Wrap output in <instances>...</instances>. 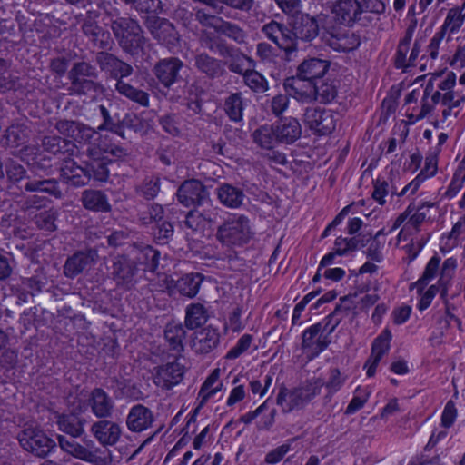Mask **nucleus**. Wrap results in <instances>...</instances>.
<instances>
[{
	"label": "nucleus",
	"instance_id": "1",
	"mask_svg": "<svg viewBox=\"0 0 465 465\" xmlns=\"http://www.w3.org/2000/svg\"><path fill=\"white\" fill-rule=\"evenodd\" d=\"M464 104L465 94L462 90L449 93L435 91L431 96H428L427 90L422 96L420 107L414 108L412 116L415 119L434 116V127L443 129L452 124Z\"/></svg>",
	"mask_w": 465,
	"mask_h": 465
},
{
	"label": "nucleus",
	"instance_id": "2",
	"mask_svg": "<svg viewBox=\"0 0 465 465\" xmlns=\"http://www.w3.org/2000/svg\"><path fill=\"white\" fill-rule=\"evenodd\" d=\"M322 386V380L314 379L298 388H282L277 394L276 403L284 413L302 410L321 393Z\"/></svg>",
	"mask_w": 465,
	"mask_h": 465
},
{
	"label": "nucleus",
	"instance_id": "3",
	"mask_svg": "<svg viewBox=\"0 0 465 465\" xmlns=\"http://www.w3.org/2000/svg\"><path fill=\"white\" fill-rule=\"evenodd\" d=\"M57 440L64 451L76 459L94 465H109L112 462L111 451L97 447L94 440L90 439H83L82 442H77L58 435Z\"/></svg>",
	"mask_w": 465,
	"mask_h": 465
},
{
	"label": "nucleus",
	"instance_id": "4",
	"mask_svg": "<svg viewBox=\"0 0 465 465\" xmlns=\"http://www.w3.org/2000/svg\"><path fill=\"white\" fill-rule=\"evenodd\" d=\"M339 323L335 314H331L319 323L313 324L303 331L302 349L312 359L322 352L330 343L329 335Z\"/></svg>",
	"mask_w": 465,
	"mask_h": 465
},
{
	"label": "nucleus",
	"instance_id": "5",
	"mask_svg": "<svg viewBox=\"0 0 465 465\" xmlns=\"http://www.w3.org/2000/svg\"><path fill=\"white\" fill-rule=\"evenodd\" d=\"M87 154L90 158V162L87 163L86 167L91 173V178L104 182L109 175V171L106 167L109 160L105 154H111L120 158L124 155V152L119 146L108 143L106 141H100L97 146L92 144L88 147Z\"/></svg>",
	"mask_w": 465,
	"mask_h": 465
},
{
	"label": "nucleus",
	"instance_id": "6",
	"mask_svg": "<svg viewBox=\"0 0 465 465\" xmlns=\"http://www.w3.org/2000/svg\"><path fill=\"white\" fill-rule=\"evenodd\" d=\"M252 234L249 219L234 215L219 226L217 239L228 247L242 246L250 241Z\"/></svg>",
	"mask_w": 465,
	"mask_h": 465
},
{
	"label": "nucleus",
	"instance_id": "7",
	"mask_svg": "<svg viewBox=\"0 0 465 465\" xmlns=\"http://www.w3.org/2000/svg\"><path fill=\"white\" fill-rule=\"evenodd\" d=\"M457 260L453 257L446 259L440 264V258L437 255L432 256L425 266L421 277L414 283L419 292L437 276L439 280L436 285L446 286L453 277L457 269Z\"/></svg>",
	"mask_w": 465,
	"mask_h": 465
},
{
	"label": "nucleus",
	"instance_id": "8",
	"mask_svg": "<svg viewBox=\"0 0 465 465\" xmlns=\"http://www.w3.org/2000/svg\"><path fill=\"white\" fill-rule=\"evenodd\" d=\"M112 30L120 45L130 54H137L143 48L144 38L138 23L131 18L120 17L112 24Z\"/></svg>",
	"mask_w": 465,
	"mask_h": 465
},
{
	"label": "nucleus",
	"instance_id": "9",
	"mask_svg": "<svg viewBox=\"0 0 465 465\" xmlns=\"http://www.w3.org/2000/svg\"><path fill=\"white\" fill-rule=\"evenodd\" d=\"M55 128L58 133L73 141L89 146H97L100 141H106L107 136L102 137L100 134L92 127L76 121L60 120L56 123Z\"/></svg>",
	"mask_w": 465,
	"mask_h": 465
},
{
	"label": "nucleus",
	"instance_id": "10",
	"mask_svg": "<svg viewBox=\"0 0 465 465\" xmlns=\"http://www.w3.org/2000/svg\"><path fill=\"white\" fill-rule=\"evenodd\" d=\"M55 128L58 133L73 141L89 146H97L100 141H106L107 136L102 137L100 134L92 127L76 121L60 120L56 123Z\"/></svg>",
	"mask_w": 465,
	"mask_h": 465
},
{
	"label": "nucleus",
	"instance_id": "11",
	"mask_svg": "<svg viewBox=\"0 0 465 465\" xmlns=\"http://www.w3.org/2000/svg\"><path fill=\"white\" fill-rule=\"evenodd\" d=\"M19 442L25 450L39 457L47 455L55 447V442L43 430L32 426L22 431L19 435Z\"/></svg>",
	"mask_w": 465,
	"mask_h": 465
},
{
	"label": "nucleus",
	"instance_id": "12",
	"mask_svg": "<svg viewBox=\"0 0 465 465\" xmlns=\"http://www.w3.org/2000/svg\"><path fill=\"white\" fill-rule=\"evenodd\" d=\"M303 122L313 133L324 135L331 134L335 129L337 114L325 108H307Z\"/></svg>",
	"mask_w": 465,
	"mask_h": 465
},
{
	"label": "nucleus",
	"instance_id": "13",
	"mask_svg": "<svg viewBox=\"0 0 465 465\" xmlns=\"http://www.w3.org/2000/svg\"><path fill=\"white\" fill-rule=\"evenodd\" d=\"M182 361H184V359L179 356L173 361L157 367L153 377L154 383L163 389H171L179 384L185 373V366Z\"/></svg>",
	"mask_w": 465,
	"mask_h": 465
},
{
	"label": "nucleus",
	"instance_id": "14",
	"mask_svg": "<svg viewBox=\"0 0 465 465\" xmlns=\"http://www.w3.org/2000/svg\"><path fill=\"white\" fill-rule=\"evenodd\" d=\"M178 201L184 206L189 207L191 205L203 206L207 204L208 207H212L208 199V193L203 185L196 180H190L184 182L177 192Z\"/></svg>",
	"mask_w": 465,
	"mask_h": 465
},
{
	"label": "nucleus",
	"instance_id": "15",
	"mask_svg": "<svg viewBox=\"0 0 465 465\" xmlns=\"http://www.w3.org/2000/svg\"><path fill=\"white\" fill-rule=\"evenodd\" d=\"M222 371L220 368L213 369L205 378L198 391L194 412L198 413L200 410L213 400L219 392L224 389L223 382L221 379Z\"/></svg>",
	"mask_w": 465,
	"mask_h": 465
},
{
	"label": "nucleus",
	"instance_id": "16",
	"mask_svg": "<svg viewBox=\"0 0 465 465\" xmlns=\"http://www.w3.org/2000/svg\"><path fill=\"white\" fill-rule=\"evenodd\" d=\"M331 13L339 23L352 25L361 19L363 6L358 0H339L332 5Z\"/></svg>",
	"mask_w": 465,
	"mask_h": 465
},
{
	"label": "nucleus",
	"instance_id": "17",
	"mask_svg": "<svg viewBox=\"0 0 465 465\" xmlns=\"http://www.w3.org/2000/svg\"><path fill=\"white\" fill-rule=\"evenodd\" d=\"M90 431L104 447L115 445L122 435L121 426L108 420L95 421L91 426Z\"/></svg>",
	"mask_w": 465,
	"mask_h": 465
},
{
	"label": "nucleus",
	"instance_id": "18",
	"mask_svg": "<svg viewBox=\"0 0 465 465\" xmlns=\"http://www.w3.org/2000/svg\"><path fill=\"white\" fill-rule=\"evenodd\" d=\"M262 32L267 38L274 42L281 49L291 53L296 49L294 35L283 25L272 21L262 27Z\"/></svg>",
	"mask_w": 465,
	"mask_h": 465
},
{
	"label": "nucleus",
	"instance_id": "19",
	"mask_svg": "<svg viewBox=\"0 0 465 465\" xmlns=\"http://www.w3.org/2000/svg\"><path fill=\"white\" fill-rule=\"evenodd\" d=\"M162 278V281L163 282L162 287L170 291H172L173 288H175L180 294L190 298L194 297L197 294L202 282V276L200 273L186 274L177 280L175 283L164 273H163Z\"/></svg>",
	"mask_w": 465,
	"mask_h": 465
},
{
	"label": "nucleus",
	"instance_id": "20",
	"mask_svg": "<svg viewBox=\"0 0 465 465\" xmlns=\"http://www.w3.org/2000/svg\"><path fill=\"white\" fill-rule=\"evenodd\" d=\"M95 250L79 252L69 257L64 264V272L65 276L74 278L84 270L93 266L97 259Z\"/></svg>",
	"mask_w": 465,
	"mask_h": 465
},
{
	"label": "nucleus",
	"instance_id": "21",
	"mask_svg": "<svg viewBox=\"0 0 465 465\" xmlns=\"http://www.w3.org/2000/svg\"><path fill=\"white\" fill-rule=\"evenodd\" d=\"M183 64L178 58H167L159 61L153 69L159 82L165 87H170L178 79L179 72Z\"/></svg>",
	"mask_w": 465,
	"mask_h": 465
},
{
	"label": "nucleus",
	"instance_id": "22",
	"mask_svg": "<svg viewBox=\"0 0 465 465\" xmlns=\"http://www.w3.org/2000/svg\"><path fill=\"white\" fill-rule=\"evenodd\" d=\"M61 177L69 184L83 186L91 179V173L87 167H82L74 160L67 159L61 167Z\"/></svg>",
	"mask_w": 465,
	"mask_h": 465
},
{
	"label": "nucleus",
	"instance_id": "23",
	"mask_svg": "<svg viewBox=\"0 0 465 465\" xmlns=\"http://www.w3.org/2000/svg\"><path fill=\"white\" fill-rule=\"evenodd\" d=\"M327 60L320 58L305 59L298 67L297 76L305 79L308 84H314L313 81L322 77L329 69Z\"/></svg>",
	"mask_w": 465,
	"mask_h": 465
},
{
	"label": "nucleus",
	"instance_id": "24",
	"mask_svg": "<svg viewBox=\"0 0 465 465\" xmlns=\"http://www.w3.org/2000/svg\"><path fill=\"white\" fill-rule=\"evenodd\" d=\"M149 29L155 39L168 46L175 45L178 41L174 27L165 19L156 17L150 20Z\"/></svg>",
	"mask_w": 465,
	"mask_h": 465
},
{
	"label": "nucleus",
	"instance_id": "25",
	"mask_svg": "<svg viewBox=\"0 0 465 465\" xmlns=\"http://www.w3.org/2000/svg\"><path fill=\"white\" fill-rule=\"evenodd\" d=\"M152 422V411L141 404L134 406L126 418L127 428L134 432L145 430L151 426Z\"/></svg>",
	"mask_w": 465,
	"mask_h": 465
},
{
	"label": "nucleus",
	"instance_id": "26",
	"mask_svg": "<svg viewBox=\"0 0 465 465\" xmlns=\"http://www.w3.org/2000/svg\"><path fill=\"white\" fill-rule=\"evenodd\" d=\"M273 125L279 143H292L302 134V126L296 118H283Z\"/></svg>",
	"mask_w": 465,
	"mask_h": 465
},
{
	"label": "nucleus",
	"instance_id": "27",
	"mask_svg": "<svg viewBox=\"0 0 465 465\" xmlns=\"http://www.w3.org/2000/svg\"><path fill=\"white\" fill-rule=\"evenodd\" d=\"M133 259L137 261V265H143V270L151 272H156L162 277L163 273L157 272L159 264V252L151 246L134 247L130 253Z\"/></svg>",
	"mask_w": 465,
	"mask_h": 465
},
{
	"label": "nucleus",
	"instance_id": "28",
	"mask_svg": "<svg viewBox=\"0 0 465 465\" xmlns=\"http://www.w3.org/2000/svg\"><path fill=\"white\" fill-rule=\"evenodd\" d=\"M137 265L126 256H117L113 262L112 274L117 284L128 286L132 283Z\"/></svg>",
	"mask_w": 465,
	"mask_h": 465
},
{
	"label": "nucleus",
	"instance_id": "29",
	"mask_svg": "<svg viewBox=\"0 0 465 465\" xmlns=\"http://www.w3.org/2000/svg\"><path fill=\"white\" fill-rule=\"evenodd\" d=\"M97 62L103 70L110 73L114 78L129 76L133 72V68L128 64L108 53L98 54Z\"/></svg>",
	"mask_w": 465,
	"mask_h": 465
},
{
	"label": "nucleus",
	"instance_id": "30",
	"mask_svg": "<svg viewBox=\"0 0 465 465\" xmlns=\"http://www.w3.org/2000/svg\"><path fill=\"white\" fill-rule=\"evenodd\" d=\"M337 94V90L332 83L321 82L320 84H308L304 93H301L300 98L303 100H320L322 103L332 101Z\"/></svg>",
	"mask_w": 465,
	"mask_h": 465
},
{
	"label": "nucleus",
	"instance_id": "31",
	"mask_svg": "<svg viewBox=\"0 0 465 465\" xmlns=\"http://www.w3.org/2000/svg\"><path fill=\"white\" fill-rule=\"evenodd\" d=\"M292 32L294 35L295 43L298 38L310 41L318 35V24L314 17L301 14L293 22Z\"/></svg>",
	"mask_w": 465,
	"mask_h": 465
},
{
	"label": "nucleus",
	"instance_id": "32",
	"mask_svg": "<svg viewBox=\"0 0 465 465\" xmlns=\"http://www.w3.org/2000/svg\"><path fill=\"white\" fill-rule=\"evenodd\" d=\"M219 342V333L216 330L204 328L194 334L192 348L197 353L212 351Z\"/></svg>",
	"mask_w": 465,
	"mask_h": 465
},
{
	"label": "nucleus",
	"instance_id": "33",
	"mask_svg": "<svg viewBox=\"0 0 465 465\" xmlns=\"http://www.w3.org/2000/svg\"><path fill=\"white\" fill-rule=\"evenodd\" d=\"M93 413L97 418H107L111 416L114 408L113 400L101 389L92 391L89 399Z\"/></svg>",
	"mask_w": 465,
	"mask_h": 465
},
{
	"label": "nucleus",
	"instance_id": "34",
	"mask_svg": "<svg viewBox=\"0 0 465 465\" xmlns=\"http://www.w3.org/2000/svg\"><path fill=\"white\" fill-rule=\"evenodd\" d=\"M216 193L221 203L230 208L239 207L244 199L243 192L229 183L220 185L216 189Z\"/></svg>",
	"mask_w": 465,
	"mask_h": 465
},
{
	"label": "nucleus",
	"instance_id": "35",
	"mask_svg": "<svg viewBox=\"0 0 465 465\" xmlns=\"http://www.w3.org/2000/svg\"><path fill=\"white\" fill-rule=\"evenodd\" d=\"M201 44L211 52L218 54L223 57H232L234 49L227 45L214 33L204 31L201 36Z\"/></svg>",
	"mask_w": 465,
	"mask_h": 465
},
{
	"label": "nucleus",
	"instance_id": "36",
	"mask_svg": "<svg viewBox=\"0 0 465 465\" xmlns=\"http://www.w3.org/2000/svg\"><path fill=\"white\" fill-rule=\"evenodd\" d=\"M216 217L217 213L212 207H209L207 210L197 208L188 213L185 223L189 228L198 230L203 228L206 223L213 222Z\"/></svg>",
	"mask_w": 465,
	"mask_h": 465
},
{
	"label": "nucleus",
	"instance_id": "37",
	"mask_svg": "<svg viewBox=\"0 0 465 465\" xmlns=\"http://www.w3.org/2000/svg\"><path fill=\"white\" fill-rule=\"evenodd\" d=\"M464 19L465 13L463 12V8H460L458 6L450 8L448 11L444 22L439 31L442 32L444 35L449 34V36H450L461 28ZM450 40V37L448 38V41Z\"/></svg>",
	"mask_w": 465,
	"mask_h": 465
},
{
	"label": "nucleus",
	"instance_id": "38",
	"mask_svg": "<svg viewBox=\"0 0 465 465\" xmlns=\"http://www.w3.org/2000/svg\"><path fill=\"white\" fill-rule=\"evenodd\" d=\"M253 142L262 149H272L279 143L274 125L264 124L252 133Z\"/></svg>",
	"mask_w": 465,
	"mask_h": 465
},
{
	"label": "nucleus",
	"instance_id": "39",
	"mask_svg": "<svg viewBox=\"0 0 465 465\" xmlns=\"http://www.w3.org/2000/svg\"><path fill=\"white\" fill-rule=\"evenodd\" d=\"M456 74L453 72H439L431 74L428 86L430 92L432 91L434 84L438 87V91L441 93L455 92L454 86L456 85Z\"/></svg>",
	"mask_w": 465,
	"mask_h": 465
},
{
	"label": "nucleus",
	"instance_id": "40",
	"mask_svg": "<svg viewBox=\"0 0 465 465\" xmlns=\"http://www.w3.org/2000/svg\"><path fill=\"white\" fill-rule=\"evenodd\" d=\"M58 429L74 438L80 437L84 431V422L74 414L60 415L57 420Z\"/></svg>",
	"mask_w": 465,
	"mask_h": 465
},
{
	"label": "nucleus",
	"instance_id": "41",
	"mask_svg": "<svg viewBox=\"0 0 465 465\" xmlns=\"http://www.w3.org/2000/svg\"><path fill=\"white\" fill-rule=\"evenodd\" d=\"M82 201L84 206L92 211L106 212L110 209L106 196L100 191H84L82 195Z\"/></svg>",
	"mask_w": 465,
	"mask_h": 465
},
{
	"label": "nucleus",
	"instance_id": "42",
	"mask_svg": "<svg viewBox=\"0 0 465 465\" xmlns=\"http://www.w3.org/2000/svg\"><path fill=\"white\" fill-rule=\"evenodd\" d=\"M330 46L336 51L349 52L360 45V38L352 32L332 35L329 40Z\"/></svg>",
	"mask_w": 465,
	"mask_h": 465
},
{
	"label": "nucleus",
	"instance_id": "43",
	"mask_svg": "<svg viewBox=\"0 0 465 465\" xmlns=\"http://www.w3.org/2000/svg\"><path fill=\"white\" fill-rule=\"evenodd\" d=\"M116 90L131 101L144 107L149 106V94L146 92L137 89L123 80L117 81Z\"/></svg>",
	"mask_w": 465,
	"mask_h": 465
},
{
	"label": "nucleus",
	"instance_id": "44",
	"mask_svg": "<svg viewBox=\"0 0 465 465\" xmlns=\"http://www.w3.org/2000/svg\"><path fill=\"white\" fill-rule=\"evenodd\" d=\"M246 106L244 101L240 94H232L224 102V110L229 118L233 122H240L242 120L243 110Z\"/></svg>",
	"mask_w": 465,
	"mask_h": 465
},
{
	"label": "nucleus",
	"instance_id": "45",
	"mask_svg": "<svg viewBox=\"0 0 465 465\" xmlns=\"http://www.w3.org/2000/svg\"><path fill=\"white\" fill-rule=\"evenodd\" d=\"M164 337L172 350L180 352L183 350V341L185 337V331L182 324L171 322L166 325Z\"/></svg>",
	"mask_w": 465,
	"mask_h": 465
},
{
	"label": "nucleus",
	"instance_id": "46",
	"mask_svg": "<svg viewBox=\"0 0 465 465\" xmlns=\"http://www.w3.org/2000/svg\"><path fill=\"white\" fill-rule=\"evenodd\" d=\"M195 66L203 74L214 77L222 73L223 67L219 60L201 53L195 57Z\"/></svg>",
	"mask_w": 465,
	"mask_h": 465
},
{
	"label": "nucleus",
	"instance_id": "47",
	"mask_svg": "<svg viewBox=\"0 0 465 465\" xmlns=\"http://www.w3.org/2000/svg\"><path fill=\"white\" fill-rule=\"evenodd\" d=\"M43 147L46 152L53 154L72 153L75 147L74 143L59 136H46L43 140Z\"/></svg>",
	"mask_w": 465,
	"mask_h": 465
},
{
	"label": "nucleus",
	"instance_id": "48",
	"mask_svg": "<svg viewBox=\"0 0 465 465\" xmlns=\"http://www.w3.org/2000/svg\"><path fill=\"white\" fill-rule=\"evenodd\" d=\"M428 90V96H430V90H429V86L427 85L425 89H422V88H416V89H413L412 91L409 92L406 96H405V104L404 105L407 106V109H406V116L409 120L410 123L411 124H414L418 121H420V119H415L413 116H412V113H414V108L416 107H420L421 105V101H422V96L425 93V91Z\"/></svg>",
	"mask_w": 465,
	"mask_h": 465
},
{
	"label": "nucleus",
	"instance_id": "49",
	"mask_svg": "<svg viewBox=\"0 0 465 465\" xmlns=\"http://www.w3.org/2000/svg\"><path fill=\"white\" fill-rule=\"evenodd\" d=\"M413 29L409 28L406 32V35L400 42L395 57V66L397 68L406 71L410 68L409 58L407 56L410 45L411 42Z\"/></svg>",
	"mask_w": 465,
	"mask_h": 465
},
{
	"label": "nucleus",
	"instance_id": "50",
	"mask_svg": "<svg viewBox=\"0 0 465 465\" xmlns=\"http://www.w3.org/2000/svg\"><path fill=\"white\" fill-rule=\"evenodd\" d=\"M207 313L202 304L195 303L188 306L186 310L185 324L190 329H195L205 323Z\"/></svg>",
	"mask_w": 465,
	"mask_h": 465
},
{
	"label": "nucleus",
	"instance_id": "51",
	"mask_svg": "<svg viewBox=\"0 0 465 465\" xmlns=\"http://www.w3.org/2000/svg\"><path fill=\"white\" fill-rule=\"evenodd\" d=\"M389 193L391 195H397V187L383 179L378 178L373 183V191L371 194L373 200H375L380 205H384L386 203L385 197Z\"/></svg>",
	"mask_w": 465,
	"mask_h": 465
},
{
	"label": "nucleus",
	"instance_id": "52",
	"mask_svg": "<svg viewBox=\"0 0 465 465\" xmlns=\"http://www.w3.org/2000/svg\"><path fill=\"white\" fill-rule=\"evenodd\" d=\"M29 134L27 127L23 124H13L6 132V140L11 146H19L25 143Z\"/></svg>",
	"mask_w": 465,
	"mask_h": 465
},
{
	"label": "nucleus",
	"instance_id": "53",
	"mask_svg": "<svg viewBox=\"0 0 465 465\" xmlns=\"http://www.w3.org/2000/svg\"><path fill=\"white\" fill-rule=\"evenodd\" d=\"M424 220L425 214L423 213L418 212L412 214L406 222L404 227L399 232L397 243H399L401 240L406 241L409 235L418 230L419 226L423 223Z\"/></svg>",
	"mask_w": 465,
	"mask_h": 465
},
{
	"label": "nucleus",
	"instance_id": "54",
	"mask_svg": "<svg viewBox=\"0 0 465 465\" xmlns=\"http://www.w3.org/2000/svg\"><path fill=\"white\" fill-rule=\"evenodd\" d=\"M243 78L246 85L254 92L262 93L268 88L265 78L257 71L246 70Z\"/></svg>",
	"mask_w": 465,
	"mask_h": 465
},
{
	"label": "nucleus",
	"instance_id": "55",
	"mask_svg": "<svg viewBox=\"0 0 465 465\" xmlns=\"http://www.w3.org/2000/svg\"><path fill=\"white\" fill-rule=\"evenodd\" d=\"M391 337V333L389 330L386 329L382 331L372 343L371 353L380 357H383L387 354L390 350Z\"/></svg>",
	"mask_w": 465,
	"mask_h": 465
},
{
	"label": "nucleus",
	"instance_id": "56",
	"mask_svg": "<svg viewBox=\"0 0 465 465\" xmlns=\"http://www.w3.org/2000/svg\"><path fill=\"white\" fill-rule=\"evenodd\" d=\"M370 394L371 391L368 389H361L358 387L355 391L353 398L346 408V414H353L361 410L367 402Z\"/></svg>",
	"mask_w": 465,
	"mask_h": 465
},
{
	"label": "nucleus",
	"instance_id": "57",
	"mask_svg": "<svg viewBox=\"0 0 465 465\" xmlns=\"http://www.w3.org/2000/svg\"><path fill=\"white\" fill-rule=\"evenodd\" d=\"M216 32L228 36L239 44L243 43L245 40V34L238 25L223 20Z\"/></svg>",
	"mask_w": 465,
	"mask_h": 465
},
{
	"label": "nucleus",
	"instance_id": "58",
	"mask_svg": "<svg viewBox=\"0 0 465 465\" xmlns=\"http://www.w3.org/2000/svg\"><path fill=\"white\" fill-rule=\"evenodd\" d=\"M95 75V69L87 63L82 62L74 64L70 71V78L72 84H78L80 81L84 80V77H92Z\"/></svg>",
	"mask_w": 465,
	"mask_h": 465
},
{
	"label": "nucleus",
	"instance_id": "59",
	"mask_svg": "<svg viewBox=\"0 0 465 465\" xmlns=\"http://www.w3.org/2000/svg\"><path fill=\"white\" fill-rule=\"evenodd\" d=\"M294 439L288 440L286 443L272 450L265 456V462L268 464H276L280 462L282 458L292 450V444L294 442Z\"/></svg>",
	"mask_w": 465,
	"mask_h": 465
},
{
	"label": "nucleus",
	"instance_id": "60",
	"mask_svg": "<svg viewBox=\"0 0 465 465\" xmlns=\"http://www.w3.org/2000/svg\"><path fill=\"white\" fill-rule=\"evenodd\" d=\"M252 336L250 334H243L236 342V344L227 352L226 358L234 360L239 358L251 346Z\"/></svg>",
	"mask_w": 465,
	"mask_h": 465
},
{
	"label": "nucleus",
	"instance_id": "61",
	"mask_svg": "<svg viewBox=\"0 0 465 465\" xmlns=\"http://www.w3.org/2000/svg\"><path fill=\"white\" fill-rule=\"evenodd\" d=\"M57 217V213L54 210H48L41 213L35 217V223L41 229L53 232L56 229L54 222Z\"/></svg>",
	"mask_w": 465,
	"mask_h": 465
},
{
	"label": "nucleus",
	"instance_id": "62",
	"mask_svg": "<svg viewBox=\"0 0 465 465\" xmlns=\"http://www.w3.org/2000/svg\"><path fill=\"white\" fill-rule=\"evenodd\" d=\"M358 248V241L355 238L338 237L334 242V251L339 256L346 255Z\"/></svg>",
	"mask_w": 465,
	"mask_h": 465
},
{
	"label": "nucleus",
	"instance_id": "63",
	"mask_svg": "<svg viewBox=\"0 0 465 465\" xmlns=\"http://www.w3.org/2000/svg\"><path fill=\"white\" fill-rule=\"evenodd\" d=\"M441 59L448 62L450 64V65L454 68H459V69L464 68L465 67V43L460 42L458 45L453 56L450 57L449 55H442Z\"/></svg>",
	"mask_w": 465,
	"mask_h": 465
},
{
	"label": "nucleus",
	"instance_id": "64",
	"mask_svg": "<svg viewBox=\"0 0 465 465\" xmlns=\"http://www.w3.org/2000/svg\"><path fill=\"white\" fill-rule=\"evenodd\" d=\"M163 210L159 204H153L148 207L146 212L141 213L140 220L143 224H150L152 223H159L163 218Z\"/></svg>",
	"mask_w": 465,
	"mask_h": 465
}]
</instances>
